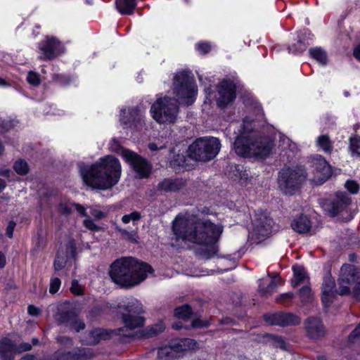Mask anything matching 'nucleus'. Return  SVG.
I'll list each match as a JSON object with an SVG mask.
<instances>
[{"mask_svg":"<svg viewBox=\"0 0 360 360\" xmlns=\"http://www.w3.org/2000/svg\"><path fill=\"white\" fill-rule=\"evenodd\" d=\"M121 165L113 156H106L89 167H80L84 183L94 188L107 190L116 185L121 176Z\"/></svg>","mask_w":360,"mask_h":360,"instance_id":"3","label":"nucleus"},{"mask_svg":"<svg viewBox=\"0 0 360 360\" xmlns=\"http://www.w3.org/2000/svg\"><path fill=\"white\" fill-rule=\"evenodd\" d=\"M265 321L271 325L279 326H289L298 325L300 323V319L290 313H276L264 316Z\"/></svg>","mask_w":360,"mask_h":360,"instance_id":"18","label":"nucleus"},{"mask_svg":"<svg viewBox=\"0 0 360 360\" xmlns=\"http://www.w3.org/2000/svg\"><path fill=\"white\" fill-rule=\"evenodd\" d=\"M15 223L14 221H10L6 228V234L9 238L13 237L14 229L15 227Z\"/></svg>","mask_w":360,"mask_h":360,"instance_id":"52","label":"nucleus"},{"mask_svg":"<svg viewBox=\"0 0 360 360\" xmlns=\"http://www.w3.org/2000/svg\"><path fill=\"white\" fill-rule=\"evenodd\" d=\"M307 46V44L305 43V41L300 38L297 40V44H295L289 47V52L294 54H297L305 51Z\"/></svg>","mask_w":360,"mask_h":360,"instance_id":"37","label":"nucleus"},{"mask_svg":"<svg viewBox=\"0 0 360 360\" xmlns=\"http://www.w3.org/2000/svg\"><path fill=\"white\" fill-rule=\"evenodd\" d=\"M310 56L316 61L322 65H325L327 63V54L326 52L319 47L311 49L309 50Z\"/></svg>","mask_w":360,"mask_h":360,"instance_id":"31","label":"nucleus"},{"mask_svg":"<svg viewBox=\"0 0 360 360\" xmlns=\"http://www.w3.org/2000/svg\"><path fill=\"white\" fill-rule=\"evenodd\" d=\"M72 203L61 202L58 206V212L60 214L68 215L72 212Z\"/></svg>","mask_w":360,"mask_h":360,"instance_id":"42","label":"nucleus"},{"mask_svg":"<svg viewBox=\"0 0 360 360\" xmlns=\"http://www.w3.org/2000/svg\"><path fill=\"white\" fill-rule=\"evenodd\" d=\"M218 95L217 105L221 108L226 107L236 98L235 84L231 81H222L218 86Z\"/></svg>","mask_w":360,"mask_h":360,"instance_id":"17","label":"nucleus"},{"mask_svg":"<svg viewBox=\"0 0 360 360\" xmlns=\"http://www.w3.org/2000/svg\"><path fill=\"white\" fill-rule=\"evenodd\" d=\"M185 186L181 179H165L158 185V190L164 192H176Z\"/></svg>","mask_w":360,"mask_h":360,"instance_id":"23","label":"nucleus"},{"mask_svg":"<svg viewBox=\"0 0 360 360\" xmlns=\"http://www.w3.org/2000/svg\"><path fill=\"white\" fill-rule=\"evenodd\" d=\"M120 233L127 240L134 243L137 242V233L136 231L129 232L126 230H120Z\"/></svg>","mask_w":360,"mask_h":360,"instance_id":"46","label":"nucleus"},{"mask_svg":"<svg viewBox=\"0 0 360 360\" xmlns=\"http://www.w3.org/2000/svg\"><path fill=\"white\" fill-rule=\"evenodd\" d=\"M253 121L248 117L243 120L240 134L234 142L235 152L242 157H266L274 147V136L267 135L256 137L253 129Z\"/></svg>","mask_w":360,"mask_h":360,"instance_id":"4","label":"nucleus"},{"mask_svg":"<svg viewBox=\"0 0 360 360\" xmlns=\"http://www.w3.org/2000/svg\"><path fill=\"white\" fill-rule=\"evenodd\" d=\"M6 186V182L2 179H0V193L3 191V189Z\"/></svg>","mask_w":360,"mask_h":360,"instance_id":"61","label":"nucleus"},{"mask_svg":"<svg viewBox=\"0 0 360 360\" xmlns=\"http://www.w3.org/2000/svg\"><path fill=\"white\" fill-rule=\"evenodd\" d=\"M345 188L352 195H356L360 190L359 184L354 180L349 179L345 183Z\"/></svg>","mask_w":360,"mask_h":360,"instance_id":"36","label":"nucleus"},{"mask_svg":"<svg viewBox=\"0 0 360 360\" xmlns=\"http://www.w3.org/2000/svg\"><path fill=\"white\" fill-rule=\"evenodd\" d=\"M335 281L327 276L324 278L322 285V302L325 306L329 305L335 295Z\"/></svg>","mask_w":360,"mask_h":360,"instance_id":"21","label":"nucleus"},{"mask_svg":"<svg viewBox=\"0 0 360 360\" xmlns=\"http://www.w3.org/2000/svg\"><path fill=\"white\" fill-rule=\"evenodd\" d=\"M141 218V214L138 212H133L129 214H125L122 217V221L124 224H128L130 221L133 223L137 221Z\"/></svg>","mask_w":360,"mask_h":360,"instance_id":"40","label":"nucleus"},{"mask_svg":"<svg viewBox=\"0 0 360 360\" xmlns=\"http://www.w3.org/2000/svg\"><path fill=\"white\" fill-rule=\"evenodd\" d=\"M305 178L304 172L300 167L284 168L279 172L278 186L285 194L291 195Z\"/></svg>","mask_w":360,"mask_h":360,"instance_id":"9","label":"nucleus"},{"mask_svg":"<svg viewBox=\"0 0 360 360\" xmlns=\"http://www.w3.org/2000/svg\"><path fill=\"white\" fill-rule=\"evenodd\" d=\"M268 341L275 347H279L282 349H286V343L284 340L280 337L274 335H268Z\"/></svg>","mask_w":360,"mask_h":360,"instance_id":"35","label":"nucleus"},{"mask_svg":"<svg viewBox=\"0 0 360 360\" xmlns=\"http://www.w3.org/2000/svg\"><path fill=\"white\" fill-rule=\"evenodd\" d=\"M174 93L176 98L164 97L158 98L150 108L153 118L160 124L176 122L179 113L177 102L191 105L197 94L194 79L186 71L176 75L174 81Z\"/></svg>","mask_w":360,"mask_h":360,"instance_id":"1","label":"nucleus"},{"mask_svg":"<svg viewBox=\"0 0 360 360\" xmlns=\"http://www.w3.org/2000/svg\"><path fill=\"white\" fill-rule=\"evenodd\" d=\"M27 80L32 86H37L41 82L39 75L34 71H30L27 74Z\"/></svg>","mask_w":360,"mask_h":360,"instance_id":"39","label":"nucleus"},{"mask_svg":"<svg viewBox=\"0 0 360 360\" xmlns=\"http://www.w3.org/2000/svg\"><path fill=\"white\" fill-rule=\"evenodd\" d=\"M299 296L302 302H309L312 299V293L310 285H303L299 290Z\"/></svg>","mask_w":360,"mask_h":360,"instance_id":"33","label":"nucleus"},{"mask_svg":"<svg viewBox=\"0 0 360 360\" xmlns=\"http://www.w3.org/2000/svg\"><path fill=\"white\" fill-rule=\"evenodd\" d=\"M65 263L66 261L64 257L57 255L53 264L55 270L59 271L62 269L65 266Z\"/></svg>","mask_w":360,"mask_h":360,"instance_id":"47","label":"nucleus"},{"mask_svg":"<svg viewBox=\"0 0 360 360\" xmlns=\"http://www.w3.org/2000/svg\"><path fill=\"white\" fill-rule=\"evenodd\" d=\"M6 265V257L5 255L0 252V268L2 269Z\"/></svg>","mask_w":360,"mask_h":360,"instance_id":"58","label":"nucleus"},{"mask_svg":"<svg viewBox=\"0 0 360 360\" xmlns=\"http://www.w3.org/2000/svg\"><path fill=\"white\" fill-rule=\"evenodd\" d=\"M291 227L298 233H307L311 231L312 223L307 215L302 214L292 219Z\"/></svg>","mask_w":360,"mask_h":360,"instance_id":"22","label":"nucleus"},{"mask_svg":"<svg viewBox=\"0 0 360 360\" xmlns=\"http://www.w3.org/2000/svg\"><path fill=\"white\" fill-rule=\"evenodd\" d=\"M220 148L221 143L218 139L200 138L189 146L188 153L189 157L196 161L207 162L216 157Z\"/></svg>","mask_w":360,"mask_h":360,"instance_id":"6","label":"nucleus"},{"mask_svg":"<svg viewBox=\"0 0 360 360\" xmlns=\"http://www.w3.org/2000/svg\"><path fill=\"white\" fill-rule=\"evenodd\" d=\"M262 281L263 279L259 280V291L262 295L272 293L278 286L283 284L282 279L278 276L273 277L266 287L262 285Z\"/></svg>","mask_w":360,"mask_h":360,"instance_id":"27","label":"nucleus"},{"mask_svg":"<svg viewBox=\"0 0 360 360\" xmlns=\"http://www.w3.org/2000/svg\"><path fill=\"white\" fill-rule=\"evenodd\" d=\"M349 150L352 157H360V136H354L350 137Z\"/></svg>","mask_w":360,"mask_h":360,"instance_id":"32","label":"nucleus"},{"mask_svg":"<svg viewBox=\"0 0 360 360\" xmlns=\"http://www.w3.org/2000/svg\"><path fill=\"white\" fill-rule=\"evenodd\" d=\"M354 56L360 61V44L357 46L354 50Z\"/></svg>","mask_w":360,"mask_h":360,"instance_id":"57","label":"nucleus"},{"mask_svg":"<svg viewBox=\"0 0 360 360\" xmlns=\"http://www.w3.org/2000/svg\"><path fill=\"white\" fill-rule=\"evenodd\" d=\"M118 311L124 326L129 329L141 327L144 323V319L141 316L144 311L143 307L136 298H128L125 302L120 303Z\"/></svg>","mask_w":360,"mask_h":360,"instance_id":"7","label":"nucleus"},{"mask_svg":"<svg viewBox=\"0 0 360 360\" xmlns=\"http://www.w3.org/2000/svg\"><path fill=\"white\" fill-rule=\"evenodd\" d=\"M93 356V352L89 348H79L67 354L68 360H87Z\"/></svg>","mask_w":360,"mask_h":360,"instance_id":"29","label":"nucleus"},{"mask_svg":"<svg viewBox=\"0 0 360 360\" xmlns=\"http://www.w3.org/2000/svg\"><path fill=\"white\" fill-rule=\"evenodd\" d=\"M109 333L104 329L96 328L89 333V337L82 341L86 345H95L108 338Z\"/></svg>","mask_w":360,"mask_h":360,"instance_id":"26","label":"nucleus"},{"mask_svg":"<svg viewBox=\"0 0 360 360\" xmlns=\"http://www.w3.org/2000/svg\"><path fill=\"white\" fill-rule=\"evenodd\" d=\"M15 126L11 120H5L0 118V133H4Z\"/></svg>","mask_w":360,"mask_h":360,"instance_id":"45","label":"nucleus"},{"mask_svg":"<svg viewBox=\"0 0 360 360\" xmlns=\"http://www.w3.org/2000/svg\"><path fill=\"white\" fill-rule=\"evenodd\" d=\"M38 49L40 52L39 58L42 60H52L64 51L62 43L55 37L46 36L39 43Z\"/></svg>","mask_w":360,"mask_h":360,"instance_id":"12","label":"nucleus"},{"mask_svg":"<svg viewBox=\"0 0 360 360\" xmlns=\"http://www.w3.org/2000/svg\"><path fill=\"white\" fill-rule=\"evenodd\" d=\"M33 345H37L38 343V340L36 338L32 339Z\"/></svg>","mask_w":360,"mask_h":360,"instance_id":"64","label":"nucleus"},{"mask_svg":"<svg viewBox=\"0 0 360 360\" xmlns=\"http://www.w3.org/2000/svg\"><path fill=\"white\" fill-rule=\"evenodd\" d=\"M173 328H175V329H180L182 328V326L181 325H179L178 323L176 324H174L173 325Z\"/></svg>","mask_w":360,"mask_h":360,"instance_id":"63","label":"nucleus"},{"mask_svg":"<svg viewBox=\"0 0 360 360\" xmlns=\"http://www.w3.org/2000/svg\"><path fill=\"white\" fill-rule=\"evenodd\" d=\"M191 309L189 305L184 304L175 309V316L178 319H186L191 314Z\"/></svg>","mask_w":360,"mask_h":360,"instance_id":"34","label":"nucleus"},{"mask_svg":"<svg viewBox=\"0 0 360 360\" xmlns=\"http://www.w3.org/2000/svg\"><path fill=\"white\" fill-rule=\"evenodd\" d=\"M10 172H11V171L8 170V169L0 170V175H3L5 176H9Z\"/></svg>","mask_w":360,"mask_h":360,"instance_id":"60","label":"nucleus"},{"mask_svg":"<svg viewBox=\"0 0 360 360\" xmlns=\"http://www.w3.org/2000/svg\"><path fill=\"white\" fill-rule=\"evenodd\" d=\"M311 164L313 173L311 180L314 183L322 184L331 176V167L321 155H316L312 157Z\"/></svg>","mask_w":360,"mask_h":360,"instance_id":"13","label":"nucleus"},{"mask_svg":"<svg viewBox=\"0 0 360 360\" xmlns=\"http://www.w3.org/2000/svg\"><path fill=\"white\" fill-rule=\"evenodd\" d=\"M90 214L95 220H101L107 217L105 212L94 207H90Z\"/></svg>","mask_w":360,"mask_h":360,"instance_id":"44","label":"nucleus"},{"mask_svg":"<svg viewBox=\"0 0 360 360\" xmlns=\"http://www.w3.org/2000/svg\"><path fill=\"white\" fill-rule=\"evenodd\" d=\"M198 347L195 340L190 338L181 339L171 346L159 349L158 356L159 360H174L179 357L182 352L193 350Z\"/></svg>","mask_w":360,"mask_h":360,"instance_id":"10","label":"nucleus"},{"mask_svg":"<svg viewBox=\"0 0 360 360\" xmlns=\"http://www.w3.org/2000/svg\"><path fill=\"white\" fill-rule=\"evenodd\" d=\"M121 154L124 160L133 167L140 178H145L149 175L150 167L146 160L128 149L122 148Z\"/></svg>","mask_w":360,"mask_h":360,"instance_id":"14","label":"nucleus"},{"mask_svg":"<svg viewBox=\"0 0 360 360\" xmlns=\"http://www.w3.org/2000/svg\"><path fill=\"white\" fill-rule=\"evenodd\" d=\"M340 294L352 293L360 300V271L352 264H344L341 267L339 276Z\"/></svg>","mask_w":360,"mask_h":360,"instance_id":"8","label":"nucleus"},{"mask_svg":"<svg viewBox=\"0 0 360 360\" xmlns=\"http://www.w3.org/2000/svg\"><path fill=\"white\" fill-rule=\"evenodd\" d=\"M172 230L177 239L207 246L205 258L210 259L217 252L215 243L223 232V227L210 220L195 221L193 219L177 217Z\"/></svg>","mask_w":360,"mask_h":360,"instance_id":"2","label":"nucleus"},{"mask_svg":"<svg viewBox=\"0 0 360 360\" xmlns=\"http://www.w3.org/2000/svg\"><path fill=\"white\" fill-rule=\"evenodd\" d=\"M360 336V323L354 329L349 336V340H352Z\"/></svg>","mask_w":360,"mask_h":360,"instance_id":"53","label":"nucleus"},{"mask_svg":"<svg viewBox=\"0 0 360 360\" xmlns=\"http://www.w3.org/2000/svg\"><path fill=\"white\" fill-rule=\"evenodd\" d=\"M7 84L6 82L0 77V86H6Z\"/></svg>","mask_w":360,"mask_h":360,"instance_id":"62","label":"nucleus"},{"mask_svg":"<svg viewBox=\"0 0 360 360\" xmlns=\"http://www.w3.org/2000/svg\"><path fill=\"white\" fill-rule=\"evenodd\" d=\"M27 310L28 313L32 316H37L39 314V309L33 305H30Z\"/></svg>","mask_w":360,"mask_h":360,"instance_id":"55","label":"nucleus"},{"mask_svg":"<svg viewBox=\"0 0 360 360\" xmlns=\"http://www.w3.org/2000/svg\"><path fill=\"white\" fill-rule=\"evenodd\" d=\"M164 328L165 327L162 323L152 326L150 329V335H157L158 333H161Z\"/></svg>","mask_w":360,"mask_h":360,"instance_id":"50","label":"nucleus"},{"mask_svg":"<svg viewBox=\"0 0 360 360\" xmlns=\"http://www.w3.org/2000/svg\"><path fill=\"white\" fill-rule=\"evenodd\" d=\"M152 271V267L146 263L132 257H123L110 265V276L114 283L131 288L144 281Z\"/></svg>","mask_w":360,"mask_h":360,"instance_id":"5","label":"nucleus"},{"mask_svg":"<svg viewBox=\"0 0 360 360\" xmlns=\"http://www.w3.org/2000/svg\"><path fill=\"white\" fill-rule=\"evenodd\" d=\"M196 48L200 53L202 54H206L210 51L211 46L209 43L202 42L196 45Z\"/></svg>","mask_w":360,"mask_h":360,"instance_id":"48","label":"nucleus"},{"mask_svg":"<svg viewBox=\"0 0 360 360\" xmlns=\"http://www.w3.org/2000/svg\"><path fill=\"white\" fill-rule=\"evenodd\" d=\"M352 202L351 198L344 192H338L333 200H326L323 207L330 216L334 217Z\"/></svg>","mask_w":360,"mask_h":360,"instance_id":"16","label":"nucleus"},{"mask_svg":"<svg viewBox=\"0 0 360 360\" xmlns=\"http://www.w3.org/2000/svg\"><path fill=\"white\" fill-rule=\"evenodd\" d=\"M164 148V146H161L158 147V146H157V144H156V143H149V145H148V148H149L150 150H152V151L158 150H159V149H162V148Z\"/></svg>","mask_w":360,"mask_h":360,"instance_id":"56","label":"nucleus"},{"mask_svg":"<svg viewBox=\"0 0 360 360\" xmlns=\"http://www.w3.org/2000/svg\"><path fill=\"white\" fill-rule=\"evenodd\" d=\"M273 220L266 212L258 211L252 220V238L262 240L272 232Z\"/></svg>","mask_w":360,"mask_h":360,"instance_id":"11","label":"nucleus"},{"mask_svg":"<svg viewBox=\"0 0 360 360\" xmlns=\"http://www.w3.org/2000/svg\"><path fill=\"white\" fill-rule=\"evenodd\" d=\"M85 327L84 323L81 321H76L73 324L74 329L79 332L81 330H83Z\"/></svg>","mask_w":360,"mask_h":360,"instance_id":"54","label":"nucleus"},{"mask_svg":"<svg viewBox=\"0 0 360 360\" xmlns=\"http://www.w3.org/2000/svg\"><path fill=\"white\" fill-rule=\"evenodd\" d=\"M292 271L293 277L291 280V285L293 288H296L300 285H309V277L302 266L294 265Z\"/></svg>","mask_w":360,"mask_h":360,"instance_id":"24","label":"nucleus"},{"mask_svg":"<svg viewBox=\"0 0 360 360\" xmlns=\"http://www.w3.org/2000/svg\"><path fill=\"white\" fill-rule=\"evenodd\" d=\"M72 205L75 208L77 212L85 217L83 221V226L91 231H99L102 230V227L96 224L90 215H88L86 208L80 204L72 203Z\"/></svg>","mask_w":360,"mask_h":360,"instance_id":"25","label":"nucleus"},{"mask_svg":"<svg viewBox=\"0 0 360 360\" xmlns=\"http://www.w3.org/2000/svg\"><path fill=\"white\" fill-rule=\"evenodd\" d=\"M70 290L75 295H81L82 292V288L80 285H79L76 280H74L72 282Z\"/></svg>","mask_w":360,"mask_h":360,"instance_id":"49","label":"nucleus"},{"mask_svg":"<svg viewBox=\"0 0 360 360\" xmlns=\"http://www.w3.org/2000/svg\"><path fill=\"white\" fill-rule=\"evenodd\" d=\"M305 328L311 339H319L326 335L325 327L318 318H309L305 321Z\"/></svg>","mask_w":360,"mask_h":360,"instance_id":"20","label":"nucleus"},{"mask_svg":"<svg viewBox=\"0 0 360 360\" xmlns=\"http://www.w3.org/2000/svg\"><path fill=\"white\" fill-rule=\"evenodd\" d=\"M294 297V294L292 292H286L279 295L276 297V302L285 304L289 302H290Z\"/></svg>","mask_w":360,"mask_h":360,"instance_id":"41","label":"nucleus"},{"mask_svg":"<svg viewBox=\"0 0 360 360\" xmlns=\"http://www.w3.org/2000/svg\"><path fill=\"white\" fill-rule=\"evenodd\" d=\"M13 168L15 171L20 175H25L28 172L29 168L27 162L22 160L16 161Z\"/></svg>","mask_w":360,"mask_h":360,"instance_id":"38","label":"nucleus"},{"mask_svg":"<svg viewBox=\"0 0 360 360\" xmlns=\"http://www.w3.org/2000/svg\"><path fill=\"white\" fill-rule=\"evenodd\" d=\"M317 146L326 153H331L333 146L328 135H321L317 138Z\"/></svg>","mask_w":360,"mask_h":360,"instance_id":"30","label":"nucleus"},{"mask_svg":"<svg viewBox=\"0 0 360 360\" xmlns=\"http://www.w3.org/2000/svg\"><path fill=\"white\" fill-rule=\"evenodd\" d=\"M117 11L122 15H131L136 6V0H116Z\"/></svg>","mask_w":360,"mask_h":360,"instance_id":"28","label":"nucleus"},{"mask_svg":"<svg viewBox=\"0 0 360 360\" xmlns=\"http://www.w3.org/2000/svg\"><path fill=\"white\" fill-rule=\"evenodd\" d=\"M34 356L30 354H27L22 357L20 360H34Z\"/></svg>","mask_w":360,"mask_h":360,"instance_id":"59","label":"nucleus"},{"mask_svg":"<svg viewBox=\"0 0 360 360\" xmlns=\"http://www.w3.org/2000/svg\"><path fill=\"white\" fill-rule=\"evenodd\" d=\"M120 122L124 127L139 128L143 124V115L138 108L122 110Z\"/></svg>","mask_w":360,"mask_h":360,"instance_id":"19","label":"nucleus"},{"mask_svg":"<svg viewBox=\"0 0 360 360\" xmlns=\"http://www.w3.org/2000/svg\"><path fill=\"white\" fill-rule=\"evenodd\" d=\"M61 285V281L58 278H52L50 281L49 292L54 294L58 291Z\"/></svg>","mask_w":360,"mask_h":360,"instance_id":"43","label":"nucleus"},{"mask_svg":"<svg viewBox=\"0 0 360 360\" xmlns=\"http://www.w3.org/2000/svg\"><path fill=\"white\" fill-rule=\"evenodd\" d=\"M32 349L29 343H22L19 346L8 338L0 340V359L1 360H13L18 352L29 351Z\"/></svg>","mask_w":360,"mask_h":360,"instance_id":"15","label":"nucleus"},{"mask_svg":"<svg viewBox=\"0 0 360 360\" xmlns=\"http://www.w3.org/2000/svg\"><path fill=\"white\" fill-rule=\"evenodd\" d=\"M191 326L193 328H202L207 326V323L205 321H201L199 319H195L192 321Z\"/></svg>","mask_w":360,"mask_h":360,"instance_id":"51","label":"nucleus"}]
</instances>
